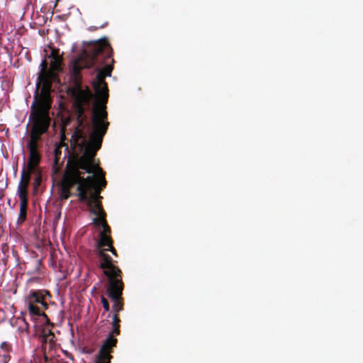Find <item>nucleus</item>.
<instances>
[{
  "instance_id": "0eeeda50",
  "label": "nucleus",
  "mask_w": 363,
  "mask_h": 363,
  "mask_svg": "<svg viewBox=\"0 0 363 363\" xmlns=\"http://www.w3.org/2000/svg\"><path fill=\"white\" fill-rule=\"evenodd\" d=\"M45 295H49L47 291L30 290L28 297L32 298L34 302L40 303L45 309L48 308L47 303L44 301Z\"/></svg>"
},
{
  "instance_id": "b1692460",
  "label": "nucleus",
  "mask_w": 363,
  "mask_h": 363,
  "mask_svg": "<svg viewBox=\"0 0 363 363\" xmlns=\"http://www.w3.org/2000/svg\"><path fill=\"white\" fill-rule=\"evenodd\" d=\"M106 24H107V23H104L103 25H101V26H100V28H104Z\"/></svg>"
},
{
  "instance_id": "f03ea898",
  "label": "nucleus",
  "mask_w": 363,
  "mask_h": 363,
  "mask_svg": "<svg viewBox=\"0 0 363 363\" xmlns=\"http://www.w3.org/2000/svg\"><path fill=\"white\" fill-rule=\"evenodd\" d=\"M104 273L108 277L107 291L108 296L113 303L118 302L123 289V284L121 279L118 278L121 276V270L119 269L116 275L111 274V271L108 269L104 270Z\"/></svg>"
},
{
  "instance_id": "1a4fd4ad",
  "label": "nucleus",
  "mask_w": 363,
  "mask_h": 363,
  "mask_svg": "<svg viewBox=\"0 0 363 363\" xmlns=\"http://www.w3.org/2000/svg\"><path fill=\"white\" fill-rule=\"evenodd\" d=\"M27 148L28 149L30 152V159H34L35 157H37L35 146L33 141H30L27 144Z\"/></svg>"
},
{
  "instance_id": "5701e85b",
  "label": "nucleus",
  "mask_w": 363,
  "mask_h": 363,
  "mask_svg": "<svg viewBox=\"0 0 363 363\" xmlns=\"http://www.w3.org/2000/svg\"><path fill=\"white\" fill-rule=\"evenodd\" d=\"M65 354L68 355V352H67V351H66V350L65 351ZM67 357L69 358V356H67ZM70 359H71L72 360H73V359H74L73 358H71V357H70Z\"/></svg>"
},
{
  "instance_id": "423d86ee",
  "label": "nucleus",
  "mask_w": 363,
  "mask_h": 363,
  "mask_svg": "<svg viewBox=\"0 0 363 363\" xmlns=\"http://www.w3.org/2000/svg\"><path fill=\"white\" fill-rule=\"evenodd\" d=\"M35 106V101H34L31 105L32 111L29 116L30 120L32 118L33 121H35L36 123L47 125L49 123L47 113L43 110H40L39 111H36L35 110H34Z\"/></svg>"
},
{
  "instance_id": "39448f33",
  "label": "nucleus",
  "mask_w": 363,
  "mask_h": 363,
  "mask_svg": "<svg viewBox=\"0 0 363 363\" xmlns=\"http://www.w3.org/2000/svg\"><path fill=\"white\" fill-rule=\"evenodd\" d=\"M48 57L50 59V67L52 72L55 74L60 72L63 69L64 64L62 58L58 52L52 50Z\"/></svg>"
},
{
  "instance_id": "9b49d317",
  "label": "nucleus",
  "mask_w": 363,
  "mask_h": 363,
  "mask_svg": "<svg viewBox=\"0 0 363 363\" xmlns=\"http://www.w3.org/2000/svg\"><path fill=\"white\" fill-rule=\"evenodd\" d=\"M120 322L117 314H114L112 317V327H119L118 323Z\"/></svg>"
},
{
  "instance_id": "9d476101",
  "label": "nucleus",
  "mask_w": 363,
  "mask_h": 363,
  "mask_svg": "<svg viewBox=\"0 0 363 363\" xmlns=\"http://www.w3.org/2000/svg\"><path fill=\"white\" fill-rule=\"evenodd\" d=\"M123 303L121 301L113 303V310L115 312V314H117L118 312L123 310Z\"/></svg>"
},
{
  "instance_id": "f8f14e48",
  "label": "nucleus",
  "mask_w": 363,
  "mask_h": 363,
  "mask_svg": "<svg viewBox=\"0 0 363 363\" xmlns=\"http://www.w3.org/2000/svg\"><path fill=\"white\" fill-rule=\"evenodd\" d=\"M101 303H102L104 309L106 311H109V304L105 298H104V297L101 298Z\"/></svg>"
},
{
  "instance_id": "20e7f679",
  "label": "nucleus",
  "mask_w": 363,
  "mask_h": 363,
  "mask_svg": "<svg viewBox=\"0 0 363 363\" xmlns=\"http://www.w3.org/2000/svg\"><path fill=\"white\" fill-rule=\"evenodd\" d=\"M25 177V170L23 169L21 176V180L18 185L17 189V195L19 197L20 200V209H19V216H23V220H25L26 218V208L28 205V196L26 191L23 190V182Z\"/></svg>"
},
{
  "instance_id": "412c9836",
  "label": "nucleus",
  "mask_w": 363,
  "mask_h": 363,
  "mask_svg": "<svg viewBox=\"0 0 363 363\" xmlns=\"http://www.w3.org/2000/svg\"><path fill=\"white\" fill-rule=\"evenodd\" d=\"M21 320L26 324V328H28V324L26 322V320L24 319H22Z\"/></svg>"
},
{
  "instance_id": "393cba45",
  "label": "nucleus",
  "mask_w": 363,
  "mask_h": 363,
  "mask_svg": "<svg viewBox=\"0 0 363 363\" xmlns=\"http://www.w3.org/2000/svg\"><path fill=\"white\" fill-rule=\"evenodd\" d=\"M49 335L54 336L53 333L51 331H49Z\"/></svg>"
},
{
  "instance_id": "aec40b11",
  "label": "nucleus",
  "mask_w": 363,
  "mask_h": 363,
  "mask_svg": "<svg viewBox=\"0 0 363 363\" xmlns=\"http://www.w3.org/2000/svg\"><path fill=\"white\" fill-rule=\"evenodd\" d=\"M7 186V182H6L4 184V187L1 188V189H4Z\"/></svg>"
},
{
  "instance_id": "a878e982",
  "label": "nucleus",
  "mask_w": 363,
  "mask_h": 363,
  "mask_svg": "<svg viewBox=\"0 0 363 363\" xmlns=\"http://www.w3.org/2000/svg\"><path fill=\"white\" fill-rule=\"evenodd\" d=\"M7 203H8V204L10 206L11 199H9Z\"/></svg>"
},
{
  "instance_id": "4be33fe9",
  "label": "nucleus",
  "mask_w": 363,
  "mask_h": 363,
  "mask_svg": "<svg viewBox=\"0 0 363 363\" xmlns=\"http://www.w3.org/2000/svg\"><path fill=\"white\" fill-rule=\"evenodd\" d=\"M55 156L57 157V149L55 150ZM55 162H57V157L55 158Z\"/></svg>"
},
{
  "instance_id": "a211bd4d",
  "label": "nucleus",
  "mask_w": 363,
  "mask_h": 363,
  "mask_svg": "<svg viewBox=\"0 0 363 363\" xmlns=\"http://www.w3.org/2000/svg\"><path fill=\"white\" fill-rule=\"evenodd\" d=\"M24 220H23V216H18V218L17 219V221H16V224L18 225V224H21L23 222Z\"/></svg>"
},
{
  "instance_id": "6e6552de",
  "label": "nucleus",
  "mask_w": 363,
  "mask_h": 363,
  "mask_svg": "<svg viewBox=\"0 0 363 363\" xmlns=\"http://www.w3.org/2000/svg\"><path fill=\"white\" fill-rule=\"evenodd\" d=\"M28 311L30 314L37 316H46L44 313H40L38 307L34 306L30 301L28 303Z\"/></svg>"
},
{
  "instance_id": "dca6fc26",
  "label": "nucleus",
  "mask_w": 363,
  "mask_h": 363,
  "mask_svg": "<svg viewBox=\"0 0 363 363\" xmlns=\"http://www.w3.org/2000/svg\"><path fill=\"white\" fill-rule=\"evenodd\" d=\"M45 60H43L39 65V69H40L41 72H43L45 69Z\"/></svg>"
},
{
  "instance_id": "f257e3e1",
  "label": "nucleus",
  "mask_w": 363,
  "mask_h": 363,
  "mask_svg": "<svg viewBox=\"0 0 363 363\" xmlns=\"http://www.w3.org/2000/svg\"><path fill=\"white\" fill-rule=\"evenodd\" d=\"M70 98L72 103V113L65 123H72L73 131L71 135V145L74 156L70 173L72 184H77V196L81 201L89 198L86 191H93L90 202V213L96 216L92 219L96 225L103 228L99 233L97 255L100 259L101 269L110 270L116 275L119 269L112 264L111 257L105 254L104 249L112 244L111 238L107 234L110 228L104 221L105 212L96 201L100 187H104V173L96 163L95 155L100 149L104 135L108 123L105 121L107 113L104 105L108 98Z\"/></svg>"
},
{
  "instance_id": "4468645a",
  "label": "nucleus",
  "mask_w": 363,
  "mask_h": 363,
  "mask_svg": "<svg viewBox=\"0 0 363 363\" xmlns=\"http://www.w3.org/2000/svg\"><path fill=\"white\" fill-rule=\"evenodd\" d=\"M104 252L105 251H110L113 255H116V251L112 247V244L111 245H108V247H107L106 248H104Z\"/></svg>"
},
{
  "instance_id": "6ab92c4d",
  "label": "nucleus",
  "mask_w": 363,
  "mask_h": 363,
  "mask_svg": "<svg viewBox=\"0 0 363 363\" xmlns=\"http://www.w3.org/2000/svg\"><path fill=\"white\" fill-rule=\"evenodd\" d=\"M75 50H76V43H73L72 48H71V52H74L75 51Z\"/></svg>"
},
{
  "instance_id": "f3484780",
  "label": "nucleus",
  "mask_w": 363,
  "mask_h": 363,
  "mask_svg": "<svg viewBox=\"0 0 363 363\" xmlns=\"http://www.w3.org/2000/svg\"><path fill=\"white\" fill-rule=\"evenodd\" d=\"M41 182V178L40 176H38L35 179V185H39Z\"/></svg>"
},
{
  "instance_id": "ddd939ff",
  "label": "nucleus",
  "mask_w": 363,
  "mask_h": 363,
  "mask_svg": "<svg viewBox=\"0 0 363 363\" xmlns=\"http://www.w3.org/2000/svg\"><path fill=\"white\" fill-rule=\"evenodd\" d=\"M10 358H11L10 356L6 355V354H3V355L0 356V362L1 363H9Z\"/></svg>"
},
{
  "instance_id": "2eb2a0df",
  "label": "nucleus",
  "mask_w": 363,
  "mask_h": 363,
  "mask_svg": "<svg viewBox=\"0 0 363 363\" xmlns=\"http://www.w3.org/2000/svg\"><path fill=\"white\" fill-rule=\"evenodd\" d=\"M112 332L110 334H112V336H113L114 334L119 335L120 330L119 327H112Z\"/></svg>"
},
{
  "instance_id": "7ed1b4c3",
  "label": "nucleus",
  "mask_w": 363,
  "mask_h": 363,
  "mask_svg": "<svg viewBox=\"0 0 363 363\" xmlns=\"http://www.w3.org/2000/svg\"><path fill=\"white\" fill-rule=\"evenodd\" d=\"M117 339L109 334L104 340L99 353L96 354V361L94 363H110L111 355L110 354L112 347L116 346Z\"/></svg>"
}]
</instances>
